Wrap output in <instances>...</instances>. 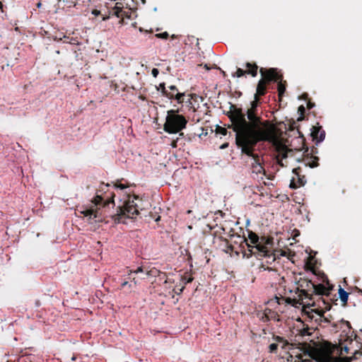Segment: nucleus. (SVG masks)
<instances>
[{
  "label": "nucleus",
  "instance_id": "1",
  "mask_svg": "<svg viewBox=\"0 0 362 362\" xmlns=\"http://www.w3.org/2000/svg\"><path fill=\"white\" fill-rule=\"evenodd\" d=\"M260 98L254 95L250 107L243 112V109L231 105L227 113L235 138L244 146L261 141H272L276 137V127L269 120H263L258 114Z\"/></svg>",
  "mask_w": 362,
  "mask_h": 362
},
{
  "label": "nucleus",
  "instance_id": "2",
  "mask_svg": "<svg viewBox=\"0 0 362 362\" xmlns=\"http://www.w3.org/2000/svg\"><path fill=\"white\" fill-rule=\"evenodd\" d=\"M108 187V184L101 183L90 202L76 209V212L79 214L78 216L86 218L88 223L93 224L103 222L105 218L109 216L115 223H121L123 222V218H133L139 214V206L134 203V199L139 200V197L137 195H133L132 200L130 196H128V199L124 201L123 206H118L116 214H109L110 206H115V193L109 192Z\"/></svg>",
  "mask_w": 362,
  "mask_h": 362
},
{
  "label": "nucleus",
  "instance_id": "3",
  "mask_svg": "<svg viewBox=\"0 0 362 362\" xmlns=\"http://www.w3.org/2000/svg\"><path fill=\"white\" fill-rule=\"evenodd\" d=\"M323 284H315L308 279H300L298 282V286L296 288V293L298 298H286V302L296 305H301L303 299H307L308 304L311 306H316L317 302L321 300L324 296L329 298L330 292L333 289L334 286L329 283L328 278L324 275L322 279Z\"/></svg>",
  "mask_w": 362,
  "mask_h": 362
},
{
  "label": "nucleus",
  "instance_id": "4",
  "mask_svg": "<svg viewBox=\"0 0 362 362\" xmlns=\"http://www.w3.org/2000/svg\"><path fill=\"white\" fill-rule=\"evenodd\" d=\"M336 351H338V346L328 341H323L315 347L308 346L303 355L308 356V358L303 361L314 360L316 362H341V357L334 355Z\"/></svg>",
  "mask_w": 362,
  "mask_h": 362
},
{
  "label": "nucleus",
  "instance_id": "5",
  "mask_svg": "<svg viewBox=\"0 0 362 362\" xmlns=\"http://www.w3.org/2000/svg\"><path fill=\"white\" fill-rule=\"evenodd\" d=\"M248 239L250 240V248H247V250H243V257L247 258L251 257L252 255L258 257H264L272 259V262L275 260V257L268 250V248L263 245L259 243V237L254 232L248 231Z\"/></svg>",
  "mask_w": 362,
  "mask_h": 362
},
{
  "label": "nucleus",
  "instance_id": "6",
  "mask_svg": "<svg viewBox=\"0 0 362 362\" xmlns=\"http://www.w3.org/2000/svg\"><path fill=\"white\" fill-rule=\"evenodd\" d=\"M177 112L174 110L168 111L163 129L169 134L180 132L186 127L187 124L186 118L182 115L177 114Z\"/></svg>",
  "mask_w": 362,
  "mask_h": 362
},
{
  "label": "nucleus",
  "instance_id": "7",
  "mask_svg": "<svg viewBox=\"0 0 362 362\" xmlns=\"http://www.w3.org/2000/svg\"><path fill=\"white\" fill-rule=\"evenodd\" d=\"M239 138H235L236 145L241 148L242 153H244L248 156H250L253 159V162L252 163V173L255 174H264V168L262 165L259 159V156L254 153L255 147L258 143H255L252 145H247L244 146L238 141Z\"/></svg>",
  "mask_w": 362,
  "mask_h": 362
},
{
  "label": "nucleus",
  "instance_id": "8",
  "mask_svg": "<svg viewBox=\"0 0 362 362\" xmlns=\"http://www.w3.org/2000/svg\"><path fill=\"white\" fill-rule=\"evenodd\" d=\"M91 13L95 16H100V21H105L110 18V16H115L117 18H122L123 21L124 17L127 16V12L123 11V5L122 3L117 2L111 10L106 7L105 9H93Z\"/></svg>",
  "mask_w": 362,
  "mask_h": 362
},
{
  "label": "nucleus",
  "instance_id": "9",
  "mask_svg": "<svg viewBox=\"0 0 362 362\" xmlns=\"http://www.w3.org/2000/svg\"><path fill=\"white\" fill-rule=\"evenodd\" d=\"M332 299L329 298H321V300L316 302L317 303V308L312 309V312L316 313L319 316V319H316V321H319V324L321 326L325 327L322 323H329L330 320L328 317L324 315V313L331 309V304L329 300Z\"/></svg>",
  "mask_w": 362,
  "mask_h": 362
},
{
  "label": "nucleus",
  "instance_id": "10",
  "mask_svg": "<svg viewBox=\"0 0 362 362\" xmlns=\"http://www.w3.org/2000/svg\"><path fill=\"white\" fill-rule=\"evenodd\" d=\"M259 72L262 76L261 80H263L266 83H269L272 81L276 82L283 78V75L276 68H269L268 69L261 68Z\"/></svg>",
  "mask_w": 362,
  "mask_h": 362
},
{
  "label": "nucleus",
  "instance_id": "11",
  "mask_svg": "<svg viewBox=\"0 0 362 362\" xmlns=\"http://www.w3.org/2000/svg\"><path fill=\"white\" fill-rule=\"evenodd\" d=\"M342 329L343 332H346L348 338H351L353 335H354L355 337H356V334L354 331H352L351 335L349 336V334L351 332L352 329L351 323L349 321L342 319L338 322H334L332 324V331L334 332H337L339 330Z\"/></svg>",
  "mask_w": 362,
  "mask_h": 362
},
{
  "label": "nucleus",
  "instance_id": "12",
  "mask_svg": "<svg viewBox=\"0 0 362 362\" xmlns=\"http://www.w3.org/2000/svg\"><path fill=\"white\" fill-rule=\"evenodd\" d=\"M293 173L296 175L297 180L296 181L295 178H293L290 183V188L291 189H297L300 187L304 186L306 180L304 175H301V168L300 167L296 168L293 170Z\"/></svg>",
  "mask_w": 362,
  "mask_h": 362
},
{
  "label": "nucleus",
  "instance_id": "13",
  "mask_svg": "<svg viewBox=\"0 0 362 362\" xmlns=\"http://www.w3.org/2000/svg\"><path fill=\"white\" fill-rule=\"evenodd\" d=\"M231 240L236 245H238V248L243 253V250H247V248H250V244L248 243V240L244 236L240 235H232L230 236Z\"/></svg>",
  "mask_w": 362,
  "mask_h": 362
},
{
  "label": "nucleus",
  "instance_id": "14",
  "mask_svg": "<svg viewBox=\"0 0 362 362\" xmlns=\"http://www.w3.org/2000/svg\"><path fill=\"white\" fill-rule=\"evenodd\" d=\"M168 93H173V99H175L178 103L183 102L185 93H179L175 86L172 85L168 86Z\"/></svg>",
  "mask_w": 362,
  "mask_h": 362
},
{
  "label": "nucleus",
  "instance_id": "15",
  "mask_svg": "<svg viewBox=\"0 0 362 362\" xmlns=\"http://www.w3.org/2000/svg\"><path fill=\"white\" fill-rule=\"evenodd\" d=\"M268 83H266L263 80H259L256 89V93L255 94V96L257 97H261L264 96L267 93V85Z\"/></svg>",
  "mask_w": 362,
  "mask_h": 362
},
{
  "label": "nucleus",
  "instance_id": "16",
  "mask_svg": "<svg viewBox=\"0 0 362 362\" xmlns=\"http://www.w3.org/2000/svg\"><path fill=\"white\" fill-rule=\"evenodd\" d=\"M247 74L255 77L257 75L258 66L255 63L247 62L245 64Z\"/></svg>",
  "mask_w": 362,
  "mask_h": 362
},
{
  "label": "nucleus",
  "instance_id": "17",
  "mask_svg": "<svg viewBox=\"0 0 362 362\" xmlns=\"http://www.w3.org/2000/svg\"><path fill=\"white\" fill-rule=\"evenodd\" d=\"M276 82L278 83L277 84L278 95L279 98V100H281L286 92L287 82H286V81H284L283 78H281V80H279Z\"/></svg>",
  "mask_w": 362,
  "mask_h": 362
},
{
  "label": "nucleus",
  "instance_id": "18",
  "mask_svg": "<svg viewBox=\"0 0 362 362\" xmlns=\"http://www.w3.org/2000/svg\"><path fill=\"white\" fill-rule=\"evenodd\" d=\"M319 158L317 156H312L311 157L306 158L304 161L306 166H309L312 168L317 167Z\"/></svg>",
  "mask_w": 362,
  "mask_h": 362
},
{
  "label": "nucleus",
  "instance_id": "19",
  "mask_svg": "<svg viewBox=\"0 0 362 362\" xmlns=\"http://www.w3.org/2000/svg\"><path fill=\"white\" fill-rule=\"evenodd\" d=\"M160 274H163V276H166L165 273L161 272L160 270L157 269L155 267H152V268L148 267V269H146V275L147 276L156 277V276H160Z\"/></svg>",
  "mask_w": 362,
  "mask_h": 362
},
{
  "label": "nucleus",
  "instance_id": "20",
  "mask_svg": "<svg viewBox=\"0 0 362 362\" xmlns=\"http://www.w3.org/2000/svg\"><path fill=\"white\" fill-rule=\"evenodd\" d=\"M224 244H225V246H226V248L224 249V251L226 252V253H232V252H235L236 254H238L239 252L237 250V248L235 247V245H232L231 243H229V241L226 239L224 240Z\"/></svg>",
  "mask_w": 362,
  "mask_h": 362
},
{
  "label": "nucleus",
  "instance_id": "21",
  "mask_svg": "<svg viewBox=\"0 0 362 362\" xmlns=\"http://www.w3.org/2000/svg\"><path fill=\"white\" fill-rule=\"evenodd\" d=\"M339 295L341 302L343 303V305H346L349 298V293L340 287L339 289Z\"/></svg>",
  "mask_w": 362,
  "mask_h": 362
},
{
  "label": "nucleus",
  "instance_id": "22",
  "mask_svg": "<svg viewBox=\"0 0 362 362\" xmlns=\"http://www.w3.org/2000/svg\"><path fill=\"white\" fill-rule=\"evenodd\" d=\"M193 279L194 278L190 274L186 272L184 275L180 276V284L185 286L187 284L191 283Z\"/></svg>",
  "mask_w": 362,
  "mask_h": 362
},
{
  "label": "nucleus",
  "instance_id": "23",
  "mask_svg": "<svg viewBox=\"0 0 362 362\" xmlns=\"http://www.w3.org/2000/svg\"><path fill=\"white\" fill-rule=\"evenodd\" d=\"M158 90L160 91L164 96L169 99H173V93H168V90L165 88V83H160Z\"/></svg>",
  "mask_w": 362,
  "mask_h": 362
},
{
  "label": "nucleus",
  "instance_id": "24",
  "mask_svg": "<svg viewBox=\"0 0 362 362\" xmlns=\"http://www.w3.org/2000/svg\"><path fill=\"white\" fill-rule=\"evenodd\" d=\"M273 339L278 342V344H281V347L283 349H286V346L289 345V343L286 339L280 337V336H274Z\"/></svg>",
  "mask_w": 362,
  "mask_h": 362
},
{
  "label": "nucleus",
  "instance_id": "25",
  "mask_svg": "<svg viewBox=\"0 0 362 362\" xmlns=\"http://www.w3.org/2000/svg\"><path fill=\"white\" fill-rule=\"evenodd\" d=\"M322 129V127L321 126H313V128H312V132H311V136L313 137V140H317L319 136H320V132Z\"/></svg>",
  "mask_w": 362,
  "mask_h": 362
},
{
  "label": "nucleus",
  "instance_id": "26",
  "mask_svg": "<svg viewBox=\"0 0 362 362\" xmlns=\"http://www.w3.org/2000/svg\"><path fill=\"white\" fill-rule=\"evenodd\" d=\"M298 112L300 115L299 117L298 118V121L303 120L304 119V115L305 112V108L303 105H301L298 107Z\"/></svg>",
  "mask_w": 362,
  "mask_h": 362
},
{
  "label": "nucleus",
  "instance_id": "27",
  "mask_svg": "<svg viewBox=\"0 0 362 362\" xmlns=\"http://www.w3.org/2000/svg\"><path fill=\"white\" fill-rule=\"evenodd\" d=\"M184 289H185V286L180 284L179 285L177 284L175 286V288H173V291L177 295H180L182 293Z\"/></svg>",
  "mask_w": 362,
  "mask_h": 362
},
{
  "label": "nucleus",
  "instance_id": "28",
  "mask_svg": "<svg viewBox=\"0 0 362 362\" xmlns=\"http://www.w3.org/2000/svg\"><path fill=\"white\" fill-rule=\"evenodd\" d=\"M245 74H247L246 70H243L240 68H238L236 72L233 74V76L240 78V77L243 76Z\"/></svg>",
  "mask_w": 362,
  "mask_h": 362
},
{
  "label": "nucleus",
  "instance_id": "29",
  "mask_svg": "<svg viewBox=\"0 0 362 362\" xmlns=\"http://www.w3.org/2000/svg\"><path fill=\"white\" fill-rule=\"evenodd\" d=\"M148 267H144V266H141V267H139L136 270H129V274H132V273H135V274H138V273H145L146 274V269H147Z\"/></svg>",
  "mask_w": 362,
  "mask_h": 362
},
{
  "label": "nucleus",
  "instance_id": "30",
  "mask_svg": "<svg viewBox=\"0 0 362 362\" xmlns=\"http://www.w3.org/2000/svg\"><path fill=\"white\" fill-rule=\"evenodd\" d=\"M278 346H279L278 342L277 343L271 344L269 346V353H276L277 349H278Z\"/></svg>",
  "mask_w": 362,
  "mask_h": 362
},
{
  "label": "nucleus",
  "instance_id": "31",
  "mask_svg": "<svg viewBox=\"0 0 362 362\" xmlns=\"http://www.w3.org/2000/svg\"><path fill=\"white\" fill-rule=\"evenodd\" d=\"M300 334L302 336H310L311 335L312 332H310V329L307 327H304L300 330Z\"/></svg>",
  "mask_w": 362,
  "mask_h": 362
},
{
  "label": "nucleus",
  "instance_id": "32",
  "mask_svg": "<svg viewBox=\"0 0 362 362\" xmlns=\"http://www.w3.org/2000/svg\"><path fill=\"white\" fill-rule=\"evenodd\" d=\"M325 132L321 129V130L320 132V136L316 141V144L322 141L325 139Z\"/></svg>",
  "mask_w": 362,
  "mask_h": 362
},
{
  "label": "nucleus",
  "instance_id": "33",
  "mask_svg": "<svg viewBox=\"0 0 362 362\" xmlns=\"http://www.w3.org/2000/svg\"><path fill=\"white\" fill-rule=\"evenodd\" d=\"M156 37L158 38L167 39L169 37V34L167 32H163L156 34Z\"/></svg>",
  "mask_w": 362,
  "mask_h": 362
},
{
  "label": "nucleus",
  "instance_id": "34",
  "mask_svg": "<svg viewBox=\"0 0 362 362\" xmlns=\"http://www.w3.org/2000/svg\"><path fill=\"white\" fill-rule=\"evenodd\" d=\"M337 351V352L339 351V357H341V355L343 354V352L348 354L349 348L347 346L341 347L340 348V351L338 349V351Z\"/></svg>",
  "mask_w": 362,
  "mask_h": 362
},
{
  "label": "nucleus",
  "instance_id": "35",
  "mask_svg": "<svg viewBox=\"0 0 362 362\" xmlns=\"http://www.w3.org/2000/svg\"><path fill=\"white\" fill-rule=\"evenodd\" d=\"M272 244H273V238L266 237L264 245L267 247L268 245H272Z\"/></svg>",
  "mask_w": 362,
  "mask_h": 362
},
{
  "label": "nucleus",
  "instance_id": "36",
  "mask_svg": "<svg viewBox=\"0 0 362 362\" xmlns=\"http://www.w3.org/2000/svg\"><path fill=\"white\" fill-rule=\"evenodd\" d=\"M115 187L116 188H119L120 189H126L128 186H127V185H124V184H121V183L118 184V183H117V184L115 185Z\"/></svg>",
  "mask_w": 362,
  "mask_h": 362
},
{
  "label": "nucleus",
  "instance_id": "37",
  "mask_svg": "<svg viewBox=\"0 0 362 362\" xmlns=\"http://www.w3.org/2000/svg\"><path fill=\"white\" fill-rule=\"evenodd\" d=\"M315 106V103H313L310 100H308L307 103V108L310 110Z\"/></svg>",
  "mask_w": 362,
  "mask_h": 362
},
{
  "label": "nucleus",
  "instance_id": "38",
  "mask_svg": "<svg viewBox=\"0 0 362 362\" xmlns=\"http://www.w3.org/2000/svg\"><path fill=\"white\" fill-rule=\"evenodd\" d=\"M151 74L153 76V77H157V76L159 74V71L158 69L156 68H153L151 71Z\"/></svg>",
  "mask_w": 362,
  "mask_h": 362
},
{
  "label": "nucleus",
  "instance_id": "39",
  "mask_svg": "<svg viewBox=\"0 0 362 362\" xmlns=\"http://www.w3.org/2000/svg\"><path fill=\"white\" fill-rule=\"evenodd\" d=\"M265 238L264 236H262L261 238H259V243L261 244V245H264V243H265Z\"/></svg>",
  "mask_w": 362,
  "mask_h": 362
},
{
  "label": "nucleus",
  "instance_id": "40",
  "mask_svg": "<svg viewBox=\"0 0 362 362\" xmlns=\"http://www.w3.org/2000/svg\"><path fill=\"white\" fill-rule=\"evenodd\" d=\"M129 286V287H131V285L129 284L128 281H124L123 283H122L121 284V288H124L126 286Z\"/></svg>",
  "mask_w": 362,
  "mask_h": 362
},
{
  "label": "nucleus",
  "instance_id": "41",
  "mask_svg": "<svg viewBox=\"0 0 362 362\" xmlns=\"http://www.w3.org/2000/svg\"><path fill=\"white\" fill-rule=\"evenodd\" d=\"M177 140H178V139H176V140L173 141V142L171 144V146H172L173 148H176L177 147Z\"/></svg>",
  "mask_w": 362,
  "mask_h": 362
},
{
  "label": "nucleus",
  "instance_id": "42",
  "mask_svg": "<svg viewBox=\"0 0 362 362\" xmlns=\"http://www.w3.org/2000/svg\"><path fill=\"white\" fill-rule=\"evenodd\" d=\"M228 146V143H224V144H223L220 146V148H221V149H225V148H226Z\"/></svg>",
  "mask_w": 362,
  "mask_h": 362
},
{
  "label": "nucleus",
  "instance_id": "43",
  "mask_svg": "<svg viewBox=\"0 0 362 362\" xmlns=\"http://www.w3.org/2000/svg\"><path fill=\"white\" fill-rule=\"evenodd\" d=\"M0 10L1 12H4V4L1 1H0Z\"/></svg>",
  "mask_w": 362,
  "mask_h": 362
},
{
  "label": "nucleus",
  "instance_id": "44",
  "mask_svg": "<svg viewBox=\"0 0 362 362\" xmlns=\"http://www.w3.org/2000/svg\"><path fill=\"white\" fill-rule=\"evenodd\" d=\"M226 132H227V130L226 129L223 128V129H221V134H222L226 135Z\"/></svg>",
  "mask_w": 362,
  "mask_h": 362
},
{
  "label": "nucleus",
  "instance_id": "45",
  "mask_svg": "<svg viewBox=\"0 0 362 362\" xmlns=\"http://www.w3.org/2000/svg\"><path fill=\"white\" fill-rule=\"evenodd\" d=\"M302 96H303V98L304 99H305V100H307V99H308V94H307V93H304Z\"/></svg>",
  "mask_w": 362,
  "mask_h": 362
},
{
  "label": "nucleus",
  "instance_id": "46",
  "mask_svg": "<svg viewBox=\"0 0 362 362\" xmlns=\"http://www.w3.org/2000/svg\"><path fill=\"white\" fill-rule=\"evenodd\" d=\"M170 37H171L172 39H175V38H177V35H172Z\"/></svg>",
  "mask_w": 362,
  "mask_h": 362
},
{
  "label": "nucleus",
  "instance_id": "47",
  "mask_svg": "<svg viewBox=\"0 0 362 362\" xmlns=\"http://www.w3.org/2000/svg\"><path fill=\"white\" fill-rule=\"evenodd\" d=\"M204 67L206 68V70H209L210 69V68L208 66L207 64H205Z\"/></svg>",
  "mask_w": 362,
  "mask_h": 362
},
{
  "label": "nucleus",
  "instance_id": "48",
  "mask_svg": "<svg viewBox=\"0 0 362 362\" xmlns=\"http://www.w3.org/2000/svg\"><path fill=\"white\" fill-rule=\"evenodd\" d=\"M72 4H73V2H71V3H70V4H69L68 6H69V7H71ZM76 6V4H75V3H74V6Z\"/></svg>",
  "mask_w": 362,
  "mask_h": 362
},
{
  "label": "nucleus",
  "instance_id": "49",
  "mask_svg": "<svg viewBox=\"0 0 362 362\" xmlns=\"http://www.w3.org/2000/svg\"><path fill=\"white\" fill-rule=\"evenodd\" d=\"M317 153V150H314V149H312V153Z\"/></svg>",
  "mask_w": 362,
  "mask_h": 362
},
{
  "label": "nucleus",
  "instance_id": "50",
  "mask_svg": "<svg viewBox=\"0 0 362 362\" xmlns=\"http://www.w3.org/2000/svg\"><path fill=\"white\" fill-rule=\"evenodd\" d=\"M286 157H287V154H286V153H284L283 154V158H286Z\"/></svg>",
  "mask_w": 362,
  "mask_h": 362
},
{
  "label": "nucleus",
  "instance_id": "51",
  "mask_svg": "<svg viewBox=\"0 0 362 362\" xmlns=\"http://www.w3.org/2000/svg\"><path fill=\"white\" fill-rule=\"evenodd\" d=\"M221 71L222 74H223V76H226V72H225L224 71H223V70H221Z\"/></svg>",
  "mask_w": 362,
  "mask_h": 362
},
{
  "label": "nucleus",
  "instance_id": "52",
  "mask_svg": "<svg viewBox=\"0 0 362 362\" xmlns=\"http://www.w3.org/2000/svg\"><path fill=\"white\" fill-rule=\"evenodd\" d=\"M36 305H37V306H39V305H40V302H39V300H37V301H36Z\"/></svg>",
  "mask_w": 362,
  "mask_h": 362
},
{
  "label": "nucleus",
  "instance_id": "53",
  "mask_svg": "<svg viewBox=\"0 0 362 362\" xmlns=\"http://www.w3.org/2000/svg\"><path fill=\"white\" fill-rule=\"evenodd\" d=\"M160 217L158 216L156 219V221H158L160 220Z\"/></svg>",
  "mask_w": 362,
  "mask_h": 362
},
{
  "label": "nucleus",
  "instance_id": "54",
  "mask_svg": "<svg viewBox=\"0 0 362 362\" xmlns=\"http://www.w3.org/2000/svg\"><path fill=\"white\" fill-rule=\"evenodd\" d=\"M133 281H134L135 284L137 283V281H136L135 278H133Z\"/></svg>",
  "mask_w": 362,
  "mask_h": 362
},
{
  "label": "nucleus",
  "instance_id": "55",
  "mask_svg": "<svg viewBox=\"0 0 362 362\" xmlns=\"http://www.w3.org/2000/svg\"><path fill=\"white\" fill-rule=\"evenodd\" d=\"M266 269L272 270V268H270V267H267Z\"/></svg>",
  "mask_w": 362,
  "mask_h": 362
},
{
  "label": "nucleus",
  "instance_id": "56",
  "mask_svg": "<svg viewBox=\"0 0 362 362\" xmlns=\"http://www.w3.org/2000/svg\"><path fill=\"white\" fill-rule=\"evenodd\" d=\"M40 5H41V4H40V3H38V4H37V7H40Z\"/></svg>",
  "mask_w": 362,
  "mask_h": 362
},
{
  "label": "nucleus",
  "instance_id": "57",
  "mask_svg": "<svg viewBox=\"0 0 362 362\" xmlns=\"http://www.w3.org/2000/svg\"><path fill=\"white\" fill-rule=\"evenodd\" d=\"M308 148H306V150L305 151V152H308Z\"/></svg>",
  "mask_w": 362,
  "mask_h": 362
},
{
  "label": "nucleus",
  "instance_id": "58",
  "mask_svg": "<svg viewBox=\"0 0 362 362\" xmlns=\"http://www.w3.org/2000/svg\"><path fill=\"white\" fill-rule=\"evenodd\" d=\"M183 135H184V134H183V133H180V136H183Z\"/></svg>",
  "mask_w": 362,
  "mask_h": 362
}]
</instances>
